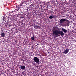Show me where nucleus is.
<instances>
[{
  "label": "nucleus",
  "instance_id": "f257e3e1",
  "mask_svg": "<svg viewBox=\"0 0 76 76\" xmlns=\"http://www.w3.org/2000/svg\"><path fill=\"white\" fill-rule=\"evenodd\" d=\"M53 35H54L56 36V37H59L60 35L61 36H63V35H64L63 32H64V33L67 32V30L64 28H62V31H59L55 27L53 28Z\"/></svg>",
  "mask_w": 76,
  "mask_h": 76
},
{
  "label": "nucleus",
  "instance_id": "f03ea898",
  "mask_svg": "<svg viewBox=\"0 0 76 76\" xmlns=\"http://www.w3.org/2000/svg\"><path fill=\"white\" fill-rule=\"evenodd\" d=\"M33 61L36 63L39 64L40 63V59L37 57H34L33 58Z\"/></svg>",
  "mask_w": 76,
  "mask_h": 76
},
{
  "label": "nucleus",
  "instance_id": "7ed1b4c3",
  "mask_svg": "<svg viewBox=\"0 0 76 76\" xmlns=\"http://www.w3.org/2000/svg\"><path fill=\"white\" fill-rule=\"evenodd\" d=\"M66 21V20L65 19H62L60 20V22L61 23H63L64 22Z\"/></svg>",
  "mask_w": 76,
  "mask_h": 76
},
{
  "label": "nucleus",
  "instance_id": "20e7f679",
  "mask_svg": "<svg viewBox=\"0 0 76 76\" xmlns=\"http://www.w3.org/2000/svg\"><path fill=\"white\" fill-rule=\"evenodd\" d=\"M68 52H69V49H66L65 50V51L63 53L64 54H66L67 53H68Z\"/></svg>",
  "mask_w": 76,
  "mask_h": 76
},
{
  "label": "nucleus",
  "instance_id": "39448f33",
  "mask_svg": "<svg viewBox=\"0 0 76 76\" xmlns=\"http://www.w3.org/2000/svg\"><path fill=\"white\" fill-rule=\"evenodd\" d=\"M21 69L22 70H24L26 69V67L22 65L20 66Z\"/></svg>",
  "mask_w": 76,
  "mask_h": 76
},
{
  "label": "nucleus",
  "instance_id": "423d86ee",
  "mask_svg": "<svg viewBox=\"0 0 76 76\" xmlns=\"http://www.w3.org/2000/svg\"><path fill=\"white\" fill-rule=\"evenodd\" d=\"M1 36L2 37H6V34L4 33L3 32L1 33Z\"/></svg>",
  "mask_w": 76,
  "mask_h": 76
},
{
  "label": "nucleus",
  "instance_id": "0eeeda50",
  "mask_svg": "<svg viewBox=\"0 0 76 76\" xmlns=\"http://www.w3.org/2000/svg\"><path fill=\"white\" fill-rule=\"evenodd\" d=\"M34 36H33L32 37H31V39L32 40V41H34Z\"/></svg>",
  "mask_w": 76,
  "mask_h": 76
},
{
  "label": "nucleus",
  "instance_id": "6e6552de",
  "mask_svg": "<svg viewBox=\"0 0 76 76\" xmlns=\"http://www.w3.org/2000/svg\"><path fill=\"white\" fill-rule=\"evenodd\" d=\"M24 3H26V2H21V3L20 4V6H22L23 4H24Z\"/></svg>",
  "mask_w": 76,
  "mask_h": 76
},
{
  "label": "nucleus",
  "instance_id": "1a4fd4ad",
  "mask_svg": "<svg viewBox=\"0 0 76 76\" xmlns=\"http://www.w3.org/2000/svg\"><path fill=\"white\" fill-rule=\"evenodd\" d=\"M41 28V27L40 26H39L36 25V28L37 29L38 28Z\"/></svg>",
  "mask_w": 76,
  "mask_h": 76
},
{
  "label": "nucleus",
  "instance_id": "9d476101",
  "mask_svg": "<svg viewBox=\"0 0 76 76\" xmlns=\"http://www.w3.org/2000/svg\"><path fill=\"white\" fill-rule=\"evenodd\" d=\"M49 18L50 19H53V16L52 15L50 16H49Z\"/></svg>",
  "mask_w": 76,
  "mask_h": 76
},
{
  "label": "nucleus",
  "instance_id": "9b49d317",
  "mask_svg": "<svg viewBox=\"0 0 76 76\" xmlns=\"http://www.w3.org/2000/svg\"><path fill=\"white\" fill-rule=\"evenodd\" d=\"M19 8H18V9H15V10H16V11H18V10H19Z\"/></svg>",
  "mask_w": 76,
  "mask_h": 76
},
{
  "label": "nucleus",
  "instance_id": "f8f14e48",
  "mask_svg": "<svg viewBox=\"0 0 76 76\" xmlns=\"http://www.w3.org/2000/svg\"><path fill=\"white\" fill-rule=\"evenodd\" d=\"M22 8H23V7H20V11H22V10L21 9Z\"/></svg>",
  "mask_w": 76,
  "mask_h": 76
},
{
  "label": "nucleus",
  "instance_id": "ddd939ff",
  "mask_svg": "<svg viewBox=\"0 0 76 76\" xmlns=\"http://www.w3.org/2000/svg\"><path fill=\"white\" fill-rule=\"evenodd\" d=\"M36 26L37 25L34 26V28H36Z\"/></svg>",
  "mask_w": 76,
  "mask_h": 76
},
{
  "label": "nucleus",
  "instance_id": "4468645a",
  "mask_svg": "<svg viewBox=\"0 0 76 76\" xmlns=\"http://www.w3.org/2000/svg\"><path fill=\"white\" fill-rule=\"evenodd\" d=\"M35 1V0H31V1L33 2L34 1Z\"/></svg>",
  "mask_w": 76,
  "mask_h": 76
},
{
  "label": "nucleus",
  "instance_id": "2eb2a0df",
  "mask_svg": "<svg viewBox=\"0 0 76 76\" xmlns=\"http://www.w3.org/2000/svg\"><path fill=\"white\" fill-rule=\"evenodd\" d=\"M11 12H9V14H10V13H11Z\"/></svg>",
  "mask_w": 76,
  "mask_h": 76
},
{
  "label": "nucleus",
  "instance_id": "dca6fc26",
  "mask_svg": "<svg viewBox=\"0 0 76 76\" xmlns=\"http://www.w3.org/2000/svg\"><path fill=\"white\" fill-rule=\"evenodd\" d=\"M61 0L62 1V0Z\"/></svg>",
  "mask_w": 76,
  "mask_h": 76
},
{
  "label": "nucleus",
  "instance_id": "f3484780",
  "mask_svg": "<svg viewBox=\"0 0 76 76\" xmlns=\"http://www.w3.org/2000/svg\"><path fill=\"white\" fill-rule=\"evenodd\" d=\"M24 5L26 6V5Z\"/></svg>",
  "mask_w": 76,
  "mask_h": 76
},
{
  "label": "nucleus",
  "instance_id": "a211bd4d",
  "mask_svg": "<svg viewBox=\"0 0 76 76\" xmlns=\"http://www.w3.org/2000/svg\"><path fill=\"white\" fill-rule=\"evenodd\" d=\"M19 6V5H18Z\"/></svg>",
  "mask_w": 76,
  "mask_h": 76
}]
</instances>
